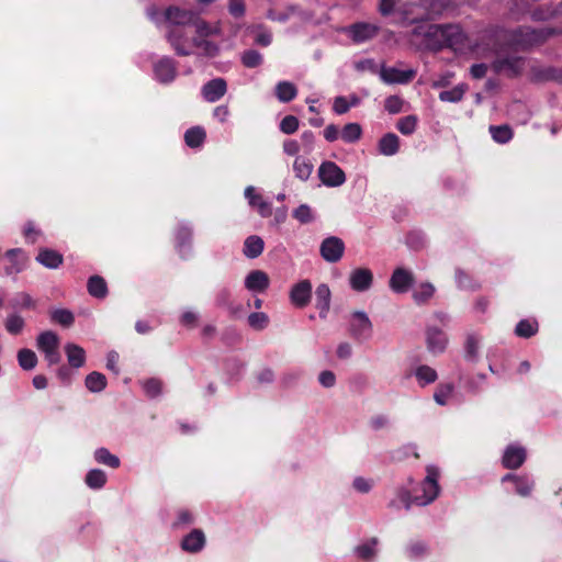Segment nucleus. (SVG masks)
<instances>
[{"label": "nucleus", "instance_id": "1", "mask_svg": "<svg viewBox=\"0 0 562 562\" xmlns=\"http://www.w3.org/2000/svg\"><path fill=\"white\" fill-rule=\"evenodd\" d=\"M426 471L427 475L422 483V496L412 497L408 491H400L398 497L401 502L405 505L406 509H409L413 504L422 506L428 505L438 497L440 491L438 484L439 471L437 468L432 465H428Z\"/></svg>", "mask_w": 562, "mask_h": 562}, {"label": "nucleus", "instance_id": "2", "mask_svg": "<svg viewBox=\"0 0 562 562\" xmlns=\"http://www.w3.org/2000/svg\"><path fill=\"white\" fill-rule=\"evenodd\" d=\"M561 33V29L550 26H543L539 29L519 26L509 33L508 41L513 46L527 49L535 45H540L549 37Z\"/></svg>", "mask_w": 562, "mask_h": 562}, {"label": "nucleus", "instance_id": "3", "mask_svg": "<svg viewBox=\"0 0 562 562\" xmlns=\"http://www.w3.org/2000/svg\"><path fill=\"white\" fill-rule=\"evenodd\" d=\"M191 26H168L167 40L179 56H189L192 50Z\"/></svg>", "mask_w": 562, "mask_h": 562}, {"label": "nucleus", "instance_id": "4", "mask_svg": "<svg viewBox=\"0 0 562 562\" xmlns=\"http://www.w3.org/2000/svg\"><path fill=\"white\" fill-rule=\"evenodd\" d=\"M525 67V58L520 56L497 57L492 63V68L496 74H504L509 78L518 77Z\"/></svg>", "mask_w": 562, "mask_h": 562}, {"label": "nucleus", "instance_id": "5", "mask_svg": "<svg viewBox=\"0 0 562 562\" xmlns=\"http://www.w3.org/2000/svg\"><path fill=\"white\" fill-rule=\"evenodd\" d=\"M350 336L359 341L366 340L371 337L372 323L364 312H353L349 325Z\"/></svg>", "mask_w": 562, "mask_h": 562}, {"label": "nucleus", "instance_id": "6", "mask_svg": "<svg viewBox=\"0 0 562 562\" xmlns=\"http://www.w3.org/2000/svg\"><path fill=\"white\" fill-rule=\"evenodd\" d=\"M345 252V243L341 238L336 236L326 237L319 246V254L322 258L329 262H338Z\"/></svg>", "mask_w": 562, "mask_h": 562}, {"label": "nucleus", "instance_id": "7", "mask_svg": "<svg viewBox=\"0 0 562 562\" xmlns=\"http://www.w3.org/2000/svg\"><path fill=\"white\" fill-rule=\"evenodd\" d=\"M318 177L327 187H339L346 181L344 170L333 161H325L319 166Z\"/></svg>", "mask_w": 562, "mask_h": 562}, {"label": "nucleus", "instance_id": "8", "mask_svg": "<svg viewBox=\"0 0 562 562\" xmlns=\"http://www.w3.org/2000/svg\"><path fill=\"white\" fill-rule=\"evenodd\" d=\"M312 283L304 279L295 283L290 290V301L297 308H304L311 302Z\"/></svg>", "mask_w": 562, "mask_h": 562}, {"label": "nucleus", "instance_id": "9", "mask_svg": "<svg viewBox=\"0 0 562 562\" xmlns=\"http://www.w3.org/2000/svg\"><path fill=\"white\" fill-rule=\"evenodd\" d=\"M526 459L527 451L524 447L509 445L503 453L502 465L508 470H517L525 463Z\"/></svg>", "mask_w": 562, "mask_h": 562}, {"label": "nucleus", "instance_id": "10", "mask_svg": "<svg viewBox=\"0 0 562 562\" xmlns=\"http://www.w3.org/2000/svg\"><path fill=\"white\" fill-rule=\"evenodd\" d=\"M165 19L168 23V26H191V23L195 21V13L190 10L170 5L165 11Z\"/></svg>", "mask_w": 562, "mask_h": 562}, {"label": "nucleus", "instance_id": "11", "mask_svg": "<svg viewBox=\"0 0 562 562\" xmlns=\"http://www.w3.org/2000/svg\"><path fill=\"white\" fill-rule=\"evenodd\" d=\"M415 279L411 271L404 268H396L390 278V288L395 293H406L413 285Z\"/></svg>", "mask_w": 562, "mask_h": 562}, {"label": "nucleus", "instance_id": "12", "mask_svg": "<svg viewBox=\"0 0 562 562\" xmlns=\"http://www.w3.org/2000/svg\"><path fill=\"white\" fill-rule=\"evenodd\" d=\"M349 283L352 290L364 292L373 283V273L368 268H357L350 273Z\"/></svg>", "mask_w": 562, "mask_h": 562}, {"label": "nucleus", "instance_id": "13", "mask_svg": "<svg viewBox=\"0 0 562 562\" xmlns=\"http://www.w3.org/2000/svg\"><path fill=\"white\" fill-rule=\"evenodd\" d=\"M380 76L386 83H408L415 78L416 71L413 69L400 70L394 67H382Z\"/></svg>", "mask_w": 562, "mask_h": 562}, {"label": "nucleus", "instance_id": "14", "mask_svg": "<svg viewBox=\"0 0 562 562\" xmlns=\"http://www.w3.org/2000/svg\"><path fill=\"white\" fill-rule=\"evenodd\" d=\"M206 538L202 529H192L181 540V549L189 553H198L205 547Z\"/></svg>", "mask_w": 562, "mask_h": 562}, {"label": "nucleus", "instance_id": "15", "mask_svg": "<svg viewBox=\"0 0 562 562\" xmlns=\"http://www.w3.org/2000/svg\"><path fill=\"white\" fill-rule=\"evenodd\" d=\"M227 83L223 78H215L202 87V95L207 102H216L225 95Z\"/></svg>", "mask_w": 562, "mask_h": 562}, {"label": "nucleus", "instance_id": "16", "mask_svg": "<svg viewBox=\"0 0 562 562\" xmlns=\"http://www.w3.org/2000/svg\"><path fill=\"white\" fill-rule=\"evenodd\" d=\"M427 349L434 355L445 351L448 339L445 333L437 327H428L426 330Z\"/></svg>", "mask_w": 562, "mask_h": 562}, {"label": "nucleus", "instance_id": "17", "mask_svg": "<svg viewBox=\"0 0 562 562\" xmlns=\"http://www.w3.org/2000/svg\"><path fill=\"white\" fill-rule=\"evenodd\" d=\"M154 70L160 82H171L177 75L176 61L172 58L164 57L155 64Z\"/></svg>", "mask_w": 562, "mask_h": 562}, {"label": "nucleus", "instance_id": "18", "mask_svg": "<svg viewBox=\"0 0 562 562\" xmlns=\"http://www.w3.org/2000/svg\"><path fill=\"white\" fill-rule=\"evenodd\" d=\"M9 263L4 267L5 274L13 276L20 273L26 265V257L20 248L9 249L5 252Z\"/></svg>", "mask_w": 562, "mask_h": 562}, {"label": "nucleus", "instance_id": "19", "mask_svg": "<svg viewBox=\"0 0 562 562\" xmlns=\"http://www.w3.org/2000/svg\"><path fill=\"white\" fill-rule=\"evenodd\" d=\"M269 284V276L262 270H252L245 278V288L252 292H265Z\"/></svg>", "mask_w": 562, "mask_h": 562}, {"label": "nucleus", "instance_id": "20", "mask_svg": "<svg viewBox=\"0 0 562 562\" xmlns=\"http://www.w3.org/2000/svg\"><path fill=\"white\" fill-rule=\"evenodd\" d=\"M35 260L47 269H57L64 262V256L50 248H40Z\"/></svg>", "mask_w": 562, "mask_h": 562}, {"label": "nucleus", "instance_id": "21", "mask_svg": "<svg viewBox=\"0 0 562 562\" xmlns=\"http://www.w3.org/2000/svg\"><path fill=\"white\" fill-rule=\"evenodd\" d=\"M331 293L327 284L322 283L315 291V307L319 312V317L326 319L330 308Z\"/></svg>", "mask_w": 562, "mask_h": 562}, {"label": "nucleus", "instance_id": "22", "mask_svg": "<svg viewBox=\"0 0 562 562\" xmlns=\"http://www.w3.org/2000/svg\"><path fill=\"white\" fill-rule=\"evenodd\" d=\"M434 34L442 38L443 44L452 46L460 42V27L453 24L435 25Z\"/></svg>", "mask_w": 562, "mask_h": 562}, {"label": "nucleus", "instance_id": "23", "mask_svg": "<svg viewBox=\"0 0 562 562\" xmlns=\"http://www.w3.org/2000/svg\"><path fill=\"white\" fill-rule=\"evenodd\" d=\"M245 196L248 199L249 204L252 207H256L258 213L262 217H269L272 214L271 204L269 202L265 201L261 194L256 193L254 187L246 188Z\"/></svg>", "mask_w": 562, "mask_h": 562}, {"label": "nucleus", "instance_id": "24", "mask_svg": "<svg viewBox=\"0 0 562 562\" xmlns=\"http://www.w3.org/2000/svg\"><path fill=\"white\" fill-rule=\"evenodd\" d=\"M65 353L70 368L79 369L86 363V351L82 347L76 344H67L65 346Z\"/></svg>", "mask_w": 562, "mask_h": 562}, {"label": "nucleus", "instance_id": "25", "mask_svg": "<svg viewBox=\"0 0 562 562\" xmlns=\"http://www.w3.org/2000/svg\"><path fill=\"white\" fill-rule=\"evenodd\" d=\"M276 98L282 103H289L297 95V88L291 81H279L274 88Z\"/></svg>", "mask_w": 562, "mask_h": 562}, {"label": "nucleus", "instance_id": "26", "mask_svg": "<svg viewBox=\"0 0 562 562\" xmlns=\"http://www.w3.org/2000/svg\"><path fill=\"white\" fill-rule=\"evenodd\" d=\"M265 249V241L257 235L248 236L244 241L243 254L249 259L258 258Z\"/></svg>", "mask_w": 562, "mask_h": 562}, {"label": "nucleus", "instance_id": "27", "mask_svg": "<svg viewBox=\"0 0 562 562\" xmlns=\"http://www.w3.org/2000/svg\"><path fill=\"white\" fill-rule=\"evenodd\" d=\"M379 153L384 156H393L400 149V138L394 133L383 135L378 144Z\"/></svg>", "mask_w": 562, "mask_h": 562}, {"label": "nucleus", "instance_id": "28", "mask_svg": "<svg viewBox=\"0 0 562 562\" xmlns=\"http://www.w3.org/2000/svg\"><path fill=\"white\" fill-rule=\"evenodd\" d=\"M37 348L44 353L59 347V337L52 330H45L37 336Z\"/></svg>", "mask_w": 562, "mask_h": 562}, {"label": "nucleus", "instance_id": "29", "mask_svg": "<svg viewBox=\"0 0 562 562\" xmlns=\"http://www.w3.org/2000/svg\"><path fill=\"white\" fill-rule=\"evenodd\" d=\"M88 292L91 296L103 299L108 294V285L105 280L100 276H92L88 279Z\"/></svg>", "mask_w": 562, "mask_h": 562}, {"label": "nucleus", "instance_id": "30", "mask_svg": "<svg viewBox=\"0 0 562 562\" xmlns=\"http://www.w3.org/2000/svg\"><path fill=\"white\" fill-rule=\"evenodd\" d=\"M37 305L36 300H34L26 292H18L14 294L12 299L9 301V306L16 310H35Z\"/></svg>", "mask_w": 562, "mask_h": 562}, {"label": "nucleus", "instance_id": "31", "mask_svg": "<svg viewBox=\"0 0 562 562\" xmlns=\"http://www.w3.org/2000/svg\"><path fill=\"white\" fill-rule=\"evenodd\" d=\"M206 137L205 130L201 126H193L184 133V142L190 148L200 147Z\"/></svg>", "mask_w": 562, "mask_h": 562}, {"label": "nucleus", "instance_id": "32", "mask_svg": "<svg viewBox=\"0 0 562 562\" xmlns=\"http://www.w3.org/2000/svg\"><path fill=\"white\" fill-rule=\"evenodd\" d=\"M85 385L92 393L102 392L106 387V378L103 373L93 371L86 376Z\"/></svg>", "mask_w": 562, "mask_h": 562}, {"label": "nucleus", "instance_id": "33", "mask_svg": "<svg viewBox=\"0 0 562 562\" xmlns=\"http://www.w3.org/2000/svg\"><path fill=\"white\" fill-rule=\"evenodd\" d=\"M422 7L426 10L428 19H434L439 15L448 7L449 0H419Z\"/></svg>", "mask_w": 562, "mask_h": 562}, {"label": "nucleus", "instance_id": "34", "mask_svg": "<svg viewBox=\"0 0 562 562\" xmlns=\"http://www.w3.org/2000/svg\"><path fill=\"white\" fill-rule=\"evenodd\" d=\"M19 366L26 371L33 370L37 364V356L31 350L23 348L18 351Z\"/></svg>", "mask_w": 562, "mask_h": 562}, {"label": "nucleus", "instance_id": "35", "mask_svg": "<svg viewBox=\"0 0 562 562\" xmlns=\"http://www.w3.org/2000/svg\"><path fill=\"white\" fill-rule=\"evenodd\" d=\"M560 12L557 7L540 4L530 11V16L533 21H546Z\"/></svg>", "mask_w": 562, "mask_h": 562}, {"label": "nucleus", "instance_id": "36", "mask_svg": "<svg viewBox=\"0 0 562 562\" xmlns=\"http://www.w3.org/2000/svg\"><path fill=\"white\" fill-rule=\"evenodd\" d=\"M535 487V481L528 474H521L515 482V491L521 497L531 495Z\"/></svg>", "mask_w": 562, "mask_h": 562}, {"label": "nucleus", "instance_id": "37", "mask_svg": "<svg viewBox=\"0 0 562 562\" xmlns=\"http://www.w3.org/2000/svg\"><path fill=\"white\" fill-rule=\"evenodd\" d=\"M375 33V29L369 24L357 23L351 26V34L355 42H364L371 38Z\"/></svg>", "mask_w": 562, "mask_h": 562}, {"label": "nucleus", "instance_id": "38", "mask_svg": "<svg viewBox=\"0 0 562 562\" xmlns=\"http://www.w3.org/2000/svg\"><path fill=\"white\" fill-rule=\"evenodd\" d=\"M94 459L98 463H102L112 469H117L121 464L120 459L112 454L106 448H99L94 452Z\"/></svg>", "mask_w": 562, "mask_h": 562}, {"label": "nucleus", "instance_id": "39", "mask_svg": "<svg viewBox=\"0 0 562 562\" xmlns=\"http://www.w3.org/2000/svg\"><path fill=\"white\" fill-rule=\"evenodd\" d=\"M86 484L93 490L102 488L106 483V475L102 470H90L85 479Z\"/></svg>", "mask_w": 562, "mask_h": 562}, {"label": "nucleus", "instance_id": "40", "mask_svg": "<svg viewBox=\"0 0 562 562\" xmlns=\"http://www.w3.org/2000/svg\"><path fill=\"white\" fill-rule=\"evenodd\" d=\"M416 379L422 386L434 383L438 375L435 369L429 366H419L415 371Z\"/></svg>", "mask_w": 562, "mask_h": 562}, {"label": "nucleus", "instance_id": "41", "mask_svg": "<svg viewBox=\"0 0 562 562\" xmlns=\"http://www.w3.org/2000/svg\"><path fill=\"white\" fill-rule=\"evenodd\" d=\"M193 47L201 49V54L206 57H215L220 52L218 46L214 42L205 38H192Z\"/></svg>", "mask_w": 562, "mask_h": 562}, {"label": "nucleus", "instance_id": "42", "mask_svg": "<svg viewBox=\"0 0 562 562\" xmlns=\"http://www.w3.org/2000/svg\"><path fill=\"white\" fill-rule=\"evenodd\" d=\"M490 132L493 139L499 144H506L513 138V131L508 125H491Z\"/></svg>", "mask_w": 562, "mask_h": 562}, {"label": "nucleus", "instance_id": "43", "mask_svg": "<svg viewBox=\"0 0 562 562\" xmlns=\"http://www.w3.org/2000/svg\"><path fill=\"white\" fill-rule=\"evenodd\" d=\"M50 319L64 327H70L75 322V316L67 308H57L50 312Z\"/></svg>", "mask_w": 562, "mask_h": 562}, {"label": "nucleus", "instance_id": "44", "mask_svg": "<svg viewBox=\"0 0 562 562\" xmlns=\"http://www.w3.org/2000/svg\"><path fill=\"white\" fill-rule=\"evenodd\" d=\"M293 170L299 179L305 181L312 173L313 165L303 157H296L293 164Z\"/></svg>", "mask_w": 562, "mask_h": 562}, {"label": "nucleus", "instance_id": "45", "mask_svg": "<svg viewBox=\"0 0 562 562\" xmlns=\"http://www.w3.org/2000/svg\"><path fill=\"white\" fill-rule=\"evenodd\" d=\"M538 331V323L536 321L521 319L515 328V334L521 338H530Z\"/></svg>", "mask_w": 562, "mask_h": 562}, {"label": "nucleus", "instance_id": "46", "mask_svg": "<svg viewBox=\"0 0 562 562\" xmlns=\"http://www.w3.org/2000/svg\"><path fill=\"white\" fill-rule=\"evenodd\" d=\"M378 542V538L373 537L368 542L358 546L356 548L358 558L364 561H371L375 557V547Z\"/></svg>", "mask_w": 562, "mask_h": 562}, {"label": "nucleus", "instance_id": "47", "mask_svg": "<svg viewBox=\"0 0 562 562\" xmlns=\"http://www.w3.org/2000/svg\"><path fill=\"white\" fill-rule=\"evenodd\" d=\"M362 128L358 123H348L342 127L341 139L345 143H356L361 138Z\"/></svg>", "mask_w": 562, "mask_h": 562}, {"label": "nucleus", "instance_id": "48", "mask_svg": "<svg viewBox=\"0 0 562 562\" xmlns=\"http://www.w3.org/2000/svg\"><path fill=\"white\" fill-rule=\"evenodd\" d=\"M192 231L187 226L178 227L176 232V246L179 252L182 255L184 249L191 245Z\"/></svg>", "mask_w": 562, "mask_h": 562}, {"label": "nucleus", "instance_id": "49", "mask_svg": "<svg viewBox=\"0 0 562 562\" xmlns=\"http://www.w3.org/2000/svg\"><path fill=\"white\" fill-rule=\"evenodd\" d=\"M25 322L19 314H10L5 318L4 327L11 335H19L23 330Z\"/></svg>", "mask_w": 562, "mask_h": 562}, {"label": "nucleus", "instance_id": "50", "mask_svg": "<svg viewBox=\"0 0 562 562\" xmlns=\"http://www.w3.org/2000/svg\"><path fill=\"white\" fill-rule=\"evenodd\" d=\"M435 293V288L430 283H422L413 293V299L417 304L426 303Z\"/></svg>", "mask_w": 562, "mask_h": 562}, {"label": "nucleus", "instance_id": "51", "mask_svg": "<svg viewBox=\"0 0 562 562\" xmlns=\"http://www.w3.org/2000/svg\"><path fill=\"white\" fill-rule=\"evenodd\" d=\"M536 77L542 81H557L562 83V68L547 67L540 69Z\"/></svg>", "mask_w": 562, "mask_h": 562}, {"label": "nucleus", "instance_id": "52", "mask_svg": "<svg viewBox=\"0 0 562 562\" xmlns=\"http://www.w3.org/2000/svg\"><path fill=\"white\" fill-rule=\"evenodd\" d=\"M417 122V116L407 115L397 121L396 127L403 135H411L415 132Z\"/></svg>", "mask_w": 562, "mask_h": 562}, {"label": "nucleus", "instance_id": "53", "mask_svg": "<svg viewBox=\"0 0 562 562\" xmlns=\"http://www.w3.org/2000/svg\"><path fill=\"white\" fill-rule=\"evenodd\" d=\"M143 389L148 397L155 398L161 394L162 382L159 379L150 378L143 382Z\"/></svg>", "mask_w": 562, "mask_h": 562}, {"label": "nucleus", "instance_id": "54", "mask_svg": "<svg viewBox=\"0 0 562 562\" xmlns=\"http://www.w3.org/2000/svg\"><path fill=\"white\" fill-rule=\"evenodd\" d=\"M452 392L453 385L451 383L439 384L434 393V400L439 405H446Z\"/></svg>", "mask_w": 562, "mask_h": 562}, {"label": "nucleus", "instance_id": "55", "mask_svg": "<svg viewBox=\"0 0 562 562\" xmlns=\"http://www.w3.org/2000/svg\"><path fill=\"white\" fill-rule=\"evenodd\" d=\"M464 88L462 86H456L450 90H445L439 93V99L443 102H459L464 95Z\"/></svg>", "mask_w": 562, "mask_h": 562}, {"label": "nucleus", "instance_id": "56", "mask_svg": "<svg viewBox=\"0 0 562 562\" xmlns=\"http://www.w3.org/2000/svg\"><path fill=\"white\" fill-rule=\"evenodd\" d=\"M465 359L469 361H475L479 352V339L475 335H469L464 345Z\"/></svg>", "mask_w": 562, "mask_h": 562}, {"label": "nucleus", "instance_id": "57", "mask_svg": "<svg viewBox=\"0 0 562 562\" xmlns=\"http://www.w3.org/2000/svg\"><path fill=\"white\" fill-rule=\"evenodd\" d=\"M248 324L256 330H262L268 326L269 317L262 312H255L248 316Z\"/></svg>", "mask_w": 562, "mask_h": 562}, {"label": "nucleus", "instance_id": "58", "mask_svg": "<svg viewBox=\"0 0 562 562\" xmlns=\"http://www.w3.org/2000/svg\"><path fill=\"white\" fill-rule=\"evenodd\" d=\"M243 65L247 68H255L261 65L262 56L258 50L248 49L241 56Z\"/></svg>", "mask_w": 562, "mask_h": 562}, {"label": "nucleus", "instance_id": "59", "mask_svg": "<svg viewBox=\"0 0 562 562\" xmlns=\"http://www.w3.org/2000/svg\"><path fill=\"white\" fill-rule=\"evenodd\" d=\"M293 217L301 224H308L314 221L312 209L307 204H301L293 211Z\"/></svg>", "mask_w": 562, "mask_h": 562}, {"label": "nucleus", "instance_id": "60", "mask_svg": "<svg viewBox=\"0 0 562 562\" xmlns=\"http://www.w3.org/2000/svg\"><path fill=\"white\" fill-rule=\"evenodd\" d=\"M195 27V33L198 34L196 38H205L216 31L210 26V24L203 20H201L195 13V21L191 23V27Z\"/></svg>", "mask_w": 562, "mask_h": 562}, {"label": "nucleus", "instance_id": "61", "mask_svg": "<svg viewBox=\"0 0 562 562\" xmlns=\"http://www.w3.org/2000/svg\"><path fill=\"white\" fill-rule=\"evenodd\" d=\"M299 119L294 115H286L280 122V131L286 135L294 134L299 128Z\"/></svg>", "mask_w": 562, "mask_h": 562}, {"label": "nucleus", "instance_id": "62", "mask_svg": "<svg viewBox=\"0 0 562 562\" xmlns=\"http://www.w3.org/2000/svg\"><path fill=\"white\" fill-rule=\"evenodd\" d=\"M404 101L398 95H390L384 101V109L390 114H397L402 112Z\"/></svg>", "mask_w": 562, "mask_h": 562}, {"label": "nucleus", "instance_id": "63", "mask_svg": "<svg viewBox=\"0 0 562 562\" xmlns=\"http://www.w3.org/2000/svg\"><path fill=\"white\" fill-rule=\"evenodd\" d=\"M406 552L409 558L415 559L425 555L428 552V547L424 541H415L408 544Z\"/></svg>", "mask_w": 562, "mask_h": 562}, {"label": "nucleus", "instance_id": "64", "mask_svg": "<svg viewBox=\"0 0 562 562\" xmlns=\"http://www.w3.org/2000/svg\"><path fill=\"white\" fill-rule=\"evenodd\" d=\"M194 522V516L188 509H181L178 513L177 520L173 522L175 528H180L182 526L191 525Z\"/></svg>", "mask_w": 562, "mask_h": 562}]
</instances>
